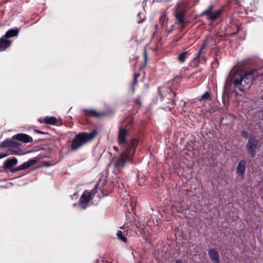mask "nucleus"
<instances>
[{"label":"nucleus","mask_w":263,"mask_h":263,"mask_svg":"<svg viewBox=\"0 0 263 263\" xmlns=\"http://www.w3.org/2000/svg\"><path fill=\"white\" fill-rule=\"evenodd\" d=\"M258 76V73L256 70H252L246 72L241 70L236 71L233 70L230 72L226 83H231L235 87H238L240 90H242V87L251 84L254 78Z\"/></svg>","instance_id":"obj_1"},{"label":"nucleus","mask_w":263,"mask_h":263,"mask_svg":"<svg viewBox=\"0 0 263 263\" xmlns=\"http://www.w3.org/2000/svg\"><path fill=\"white\" fill-rule=\"evenodd\" d=\"M135 152L134 150L123 149L121 153L112 157L110 164L112 165L115 173L120 172L127 162L132 161Z\"/></svg>","instance_id":"obj_2"},{"label":"nucleus","mask_w":263,"mask_h":263,"mask_svg":"<svg viewBox=\"0 0 263 263\" xmlns=\"http://www.w3.org/2000/svg\"><path fill=\"white\" fill-rule=\"evenodd\" d=\"M128 134L126 129L120 127L118 134V143L123 149L135 151L138 142L136 139H128Z\"/></svg>","instance_id":"obj_3"},{"label":"nucleus","mask_w":263,"mask_h":263,"mask_svg":"<svg viewBox=\"0 0 263 263\" xmlns=\"http://www.w3.org/2000/svg\"><path fill=\"white\" fill-rule=\"evenodd\" d=\"M97 132L93 130L89 133H83L77 135L73 139L71 145V149L76 151L83 145L92 140L97 135Z\"/></svg>","instance_id":"obj_4"},{"label":"nucleus","mask_w":263,"mask_h":263,"mask_svg":"<svg viewBox=\"0 0 263 263\" xmlns=\"http://www.w3.org/2000/svg\"><path fill=\"white\" fill-rule=\"evenodd\" d=\"M189 2L186 0H181L176 5L175 11L176 22L179 25H183L185 23L184 16L185 10L189 7Z\"/></svg>","instance_id":"obj_5"},{"label":"nucleus","mask_w":263,"mask_h":263,"mask_svg":"<svg viewBox=\"0 0 263 263\" xmlns=\"http://www.w3.org/2000/svg\"><path fill=\"white\" fill-rule=\"evenodd\" d=\"M98 185V183L96 184L94 188L92 189L90 191H85L83 195L81 196L79 204L82 209H86L88 203L91 199H92L93 196L96 193Z\"/></svg>","instance_id":"obj_6"},{"label":"nucleus","mask_w":263,"mask_h":263,"mask_svg":"<svg viewBox=\"0 0 263 263\" xmlns=\"http://www.w3.org/2000/svg\"><path fill=\"white\" fill-rule=\"evenodd\" d=\"M258 141L254 138H250L247 145V152L251 156H254L255 153Z\"/></svg>","instance_id":"obj_7"},{"label":"nucleus","mask_w":263,"mask_h":263,"mask_svg":"<svg viewBox=\"0 0 263 263\" xmlns=\"http://www.w3.org/2000/svg\"><path fill=\"white\" fill-rule=\"evenodd\" d=\"M36 162L37 160L35 159H30L29 161L23 163L21 165L15 168L11 169L10 172L11 173H14L18 171L27 169L35 164L36 163Z\"/></svg>","instance_id":"obj_8"},{"label":"nucleus","mask_w":263,"mask_h":263,"mask_svg":"<svg viewBox=\"0 0 263 263\" xmlns=\"http://www.w3.org/2000/svg\"><path fill=\"white\" fill-rule=\"evenodd\" d=\"M125 226L124 225L120 227L121 229H125ZM128 234V230H124L123 231L121 230L118 231L116 234L118 238L123 242H126L127 240L126 236Z\"/></svg>","instance_id":"obj_9"},{"label":"nucleus","mask_w":263,"mask_h":263,"mask_svg":"<svg viewBox=\"0 0 263 263\" xmlns=\"http://www.w3.org/2000/svg\"><path fill=\"white\" fill-rule=\"evenodd\" d=\"M20 144L16 142L11 141L10 140H6L2 142L1 147H11L20 149Z\"/></svg>","instance_id":"obj_10"},{"label":"nucleus","mask_w":263,"mask_h":263,"mask_svg":"<svg viewBox=\"0 0 263 263\" xmlns=\"http://www.w3.org/2000/svg\"><path fill=\"white\" fill-rule=\"evenodd\" d=\"M13 138H15L17 140L23 141L25 143H28L32 141V138L31 137L25 134H18L14 135Z\"/></svg>","instance_id":"obj_11"},{"label":"nucleus","mask_w":263,"mask_h":263,"mask_svg":"<svg viewBox=\"0 0 263 263\" xmlns=\"http://www.w3.org/2000/svg\"><path fill=\"white\" fill-rule=\"evenodd\" d=\"M246 162L245 160H241L237 167V173L238 175L243 176L246 171Z\"/></svg>","instance_id":"obj_12"},{"label":"nucleus","mask_w":263,"mask_h":263,"mask_svg":"<svg viewBox=\"0 0 263 263\" xmlns=\"http://www.w3.org/2000/svg\"><path fill=\"white\" fill-rule=\"evenodd\" d=\"M11 44L10 41L2 36L0 38V51L5 50Z\"/></svg>","instance_id":"obj_13"},{"label":"nucleus","mask_w":263,"mask_h":263,"mask_svg":"<svg viewBox=\"0 0 263 263\" xmlns=\"http://www.w3.org/2000/svg\"><path fill=\"white\" fill-rule=\"evenodd\" d=\"M209 255L210 256L211 259L214 263H219V254L217 251L214 249L210 250L209 251Z\"/></svg>","instance_id":"obj_14"},{"label":"nucleus","mask_w":263,"mask_h":263,"mask_svg":"<svg viewBox=\"0 0 263 263\" xmlns=\"http://www.w3.org/2000/svg\"><path fill=\"white\" fill-rule=\"evenodd\" d=\"M39 121L41 123L44 122L47 124L50 125H55L58 122L57 118L54 117H46L43 121H41L40 119Z\"/></svg>","instance_id":"obj_15"},{"label":"nucleus","mask_w":263,"mask_h":263,"mask_svg":"<svg viewBox=\"0 0 263 263\" xmlns=\"http://www.w3.org/2000/svg\"><path fill=\"white\" fill-rule=\"evenodd\" d=\"M17 163V160L15 158H13L12 159H10L7 160L5 162V166L6 168L12 169V167L14 165H16Z\"/></svg>","instance_id":"obj_16"},{"label":"nucleus","mask_w":263,"mask_h":263,"mask_svg":"<svg viewBox=\"0 0 263 263\" xmlns=\"http://www.w3.org/2000/svg\"><path fill=\"white\" fill-rule=\"evenodd\" d=\"M18 33V31L17 29H10L8 31H7L6 32L5 34L3 36L7 39V38L17 36Z\"/></svg>","instance_id":"obj_17"},{"label":"nucleus","mask_w":263,"mask_h":263,"mask_svg":"<svg viewBox=\"0 0 263 263\" xmlns=\"http://www.w3.org/2000/svg\"><path fill=\"white\" fill-rule=\"evenodd\" d=\"M221 13V10H217L215 11L212 12V13L210 15L208 18L212 21H214L220 16Z\"/></svg>","instance_id":"obj_18"},{"label":"nucleus","mask_w":263,"mask_h":263,"mask_svg":"<svg viewBox=\"0 0 263 263\" xmlns=\"http://www.w3.org/2000/svg\"><path fill=\"white\" fill-rule=\"evenodd\" d=\"M212 97L209 92L206 91L200 96V100L211 101L212 100Z\"/></svg>","instance_id":"obj_19"},{"label":"nucleus","mask_w":263,"mask_h":263,"mask_svg":"<svg viewBox=\"0 0 263 263\" xmlns=\"http://www.w3.org/2000/svg\"><path fill=\"white\" fill-rule=\"evenodd\" d=\"M187 53V51H184L182 53H180L178 57V60L180 62L183 63L186 60Z\"/></svg>","instance_id":"obj_20"},{"label":"nucleus","mask_w":263,"mask_h":263,"mask_svg":"<svg viewBox=\"0 0 263 263\" xmlns=\"http://www.w3.org/2000/svg\"><path fill=\"white\" fill-rule=\"evenodd\" d=\"M206 46H207V44L205 43H204L202 45V46L201 47L200 50L198 52L197 55L193 59L194 60H199L200 55L203 53V50L206 47Z\"/></svg>","instance_id":"obj_21"},{"label":"nucleus","mask_w":263,"mask_h":263,"mask_svg":"<svg viewBox=\"0 0 263 263\" xmlns=\"http://www.w3.org/2000/svg\"><path fill=\"white\" fill-rule=\"evenodd\" d=\"M214 8V6L213 5H210V6L208 7V8L207 9H206L204 11H203L201 15H206L208 16V17L210 16V15L212 13V9H213Z\"/></svg>","instance_id":"obj_22"},{"label":"nucleus","mask_w":263,"mask_h":263,"mask_svg":"<svg viewBox=\"0 0 263 263\" xmlns=\"http://www.w3.org/2000/svg\"><path fill=\"white\" fill-rule=\"evenodd\" d=\"M88 114L90 115L93 117H100L104 115L103 113L98 112L96 110L92 109L88 111Z\"/></svg>","instance_id":"obj_23"},{"label":"nucleus","mask_w":263,"mask_h":263,"mask_svg":"<svg viewBox=\"0 0 263 263\" xmlns=\"http://www.w3.org/2000/svg\"><path fill=\"white\" fill-rule=\"evenodd\" d=\"M241 136H242L243 138H246V139H247V138H248V133H247V132H246V131H242V132H241Z\"/></svg>","instance_id":"obj_24"},{"label":"nucleus","mask_w":263,"mask_h":263,"mask_svg":"<svg viewBox=\"0 0 263 263\" xmlns=\"http://www.w3.org/2000/svg\"><path fill=\"white\" fill-rule=\"evenodd\" d=\"M15 154V153H10V154ZM8 155H9V154H6V153H5V154H1L0 155V159L5 158V157H7Z\"/></svg>","instance_id":"obj_25"},{"label":"nucleus","mask_w":263,"mask_h":263,"mask_svg":"<svg viewBox=\"0 0 263 263\" xmlns=\"http://www.w3.org/2000/svg\"><path fill=\"white\" fill-rule=\"evenodd\" d=\"M176 263H184L183 261L180 259H178L176 260Z\"/></svg>","instance_id":"obj_26"},{"label":"nucleus","mask_w":263,"mask_h":263,"mask_svg":"<svg viewBox=\"0 0 263 263\" xmlns=\"http://www.w3.org/2000/svg\"><path fill=\"white\" fill-rule=\"evenodd\" d=\"M139 77V74L135 76L134 84L136 83V82H137L136 79H137V77Z\"/></svg>","instance_id":"obj_27"},{"label":"nucleus","mask_w":263,"mask_h":263,"mask_svg":"<svg viewBox=\"0 0 263 263\" xmlns=\"http://www.w3.org/2000/svg\"><path fill=\"white\" fill-rule=\"evenodd\" d=\"M114 149L116 151H118V148L117 146H114Z\"/></svg>","instance_id":"obj_28"},{"label":"nucleus","mask_w":263,"mask_h":263,"mask_svg":"<svg viewBox=\"0 0 263 263\" xmlns=\"http://www.w3.org/2000/svg\"><path fill=\"white\" fill-rule=\"evenodd\" d=\"M145 59H146V58H147V55H146V53H145Z\"/></svg>","instance_id":"obj_29"}]
</instances>
